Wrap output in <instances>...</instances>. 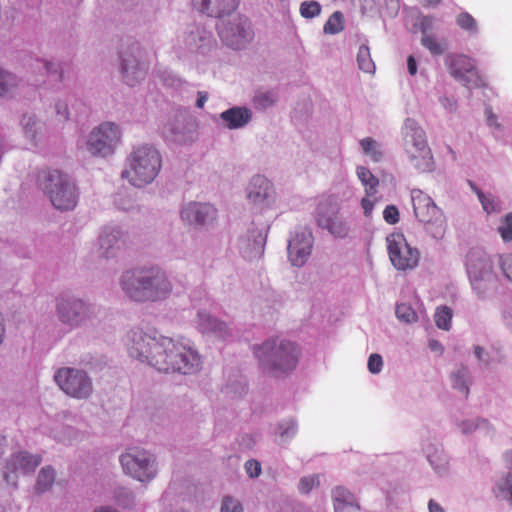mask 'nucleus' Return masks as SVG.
<instances>
[{"instance_id": "nucleus-40", "label": "nucleus", "mask_w": 512, "mask_h": 512, "mask_svg": "<svg viewBox=\"0 0 512 512\" xmlns=\"http://www.w3.org/2000/svg\"><path fill=\"white\" fill-rule=\"evenodd\" d=\"M55 476L56 473L52 466L43 467L38 473L37 482L35 485L36 492L38 494H42L48 491L55 481Z\"/></svg>"}, {"instance_id": "nucleus-6", "label": "nucleus", "mask_w": 512, "mask_h": 512, "mask_svg": "<svg viewBox=\"0 0 512 512\" xmlns=\"http://www.w3.org/2000/svg\"><path fill=\"white\" fill-rule=\"evenodd\" d=\"M121 140L120 126L106 121L94 127L87 135L79 137L77 148L92 157L106 158L115 153Z\"/></svg>"}, {"instance_id": "nucleus-62", "label": "nucleus", "mask_w": 512, "mask_h": 512, "mask_svg": "<svg viewBox=\"0 0 512 512\" xmlns=\"http://www.w3.org/2000/svg\"><path fill=\"white\" fill-rule=\"evenodd\" d=\"M55 112L60 121H67L69 119V109L65 101L58 100L55 102Z\"/></svg>"}, {"instance_id": "nucleus-26", "label": "nucleus", "mask_w": 512, "mask_h": 512, "mask_svg": "<svg viewBox=\"0 0 512 512\" xmlns=\"http://www.w3.org/2000/svg\"><path fill=\"white\" fill-rule=\"evenodd\" d=\"M192 3L199 12L216 18L230 15L238 6V0H192Z\"/></svg>"}, {"instance_id": "nucleus-54", "label": "nucleus", "mask_w": 512, "mask_h": 512, "mask_svg": "<svg viewBox=\"0 0 512 512\" xmlns=\"http://www.w3.org/2000/svg\"><path fill=\"white\" fill-rule=\"evenodd\" d=\"M316 485H319L318 477L307 476L300 479L298 487L301 493L308 494Z\"/></svg>"}, {"instance_id": "nucleus-12", "label": "nucleus", "mask_w": 512, "mask_h": 512, "mask_svg": "<svg viewBox=\"0 0 512 512\" xmlns=\"http://www.w3.org/2000/svg\"><path fill=\"white\" fill-rule=\"evenodd\" d=\"M119 461L126 474L141 482H148L157 474L156 456L149 451L130 449Z\"/></svg>"}, {"instance_id": "nucleus-41", "label": "nucleus", "mask_w": 512, "mask_h": 512, "mask_svg": "<svg viewBox=\"0 0 512 512\" xmlns=\"http://www.w3.org/2000/svg\"><path fill=\"white\" fill-rule=\"evenodd\" d=\"M358 68L368 74H374L376 66L371 58L370 48L367 44H362L357 52Z\"/></svg>"}, {"instance_id": "nucleus-24", "label": "nucleus", "mask_w": 512, "mask_h": 512, "mask_svg": "<svg viewBox=\"0 0 512 512\" xmlns=\"http://www.w3.org/2000/svg\"><path fill=\"white\" fill-rule=\"evenodd\" d=\"M120 72L123 82L134 87L144 80L147 68L134 52L125 51L120 58Z\"/></svg>"}, {"instance_id": "nucleus-13", "label": "nucleus", "mask_w": 512, "mask_h": 512, "mask_svg": "<svg viewBox=\"0 0 512 512\" xmlns=\"http://www.w3.org/2000/svg\"><path fill=\"white\" fill-rule=\"evenodd\" d=\"M162 134L165 139L173 143L191 144L196 140V125L186 112L179 111L163 125Z\"/></svg>"}, {"instance_id": "nucleus-39", "label": "nucleus", "mask_w": 512, "mask_h": 512, "mask_svg": "<svg viewBox=\"0 0 512 512\" xmlns=\"http://www.w3.org/2000/svg\"><path fill=\"white\" fill-rule=\"evenodd\" d=\"M357 176L365 187V192L368 197H373L377 193L379 180L371 173V171L364 167L359 166L356 170Z\"/></svg>"}, {"instance_id": "nucleus-48", "label": "nucleus", "mask_w": 512, "mask_h": 512, "mask_svg": "<svg viewBox=\"0 0 512 512\" xmlns=\"http://www.w3.org/2000/svg\"><path fill=\"white\" fill-rule=\"evenodd\" d=\"M297 432V422L294 419L285 420L278 424L277 433L282 441L295 436Z\"/></svg>"}, {"instance_id": "nucleus-58", "label": "nucleus", "mask_w": 512, "mask_h": 512, "mask_svg": "<svg viewBox=\"0 0 512 512\" xmlns=\"http://www.w3.org/2000/svg\"><path fill=\"white\" fill-rule=\"evenodd\" d=\"M246 473L250 478H257L261 474V464L255 459H250L245 463Z\"/></svg>"}, {"instance_id": "nucleus-4", "label": "nucleus", "mask_w": 512, "mask_h": 512, "mask_svg": "<svg viewBox=\"0 0 512 512\" xmlns=\"http://www.w3.org/2000/svg\"><path fill=\"white\" fill-rule=\"evenodd\" d=\"M162 167V157L155 146L140 144L132 148L125 160L121 177L136 188L151 184Z\"/></svg>"}, {"instance_id": "nucleus-53", "label": "nucleus", "mask_w": 512, "mask_h": 512, "mask_svg": "<svg viewBox=\"0 0 512 512\" xmlns=\"http://www.w3.org/2000/svg\"><path fill=\"white\" fill-rule=\"evenodd\" d=\"M158 76L164 85L168 87H178L181 84V80L170 70L164 69L158 71Z\"/></svg>"}, {"instance_id": "nucleus-32", "label": "nucleus", "mask_w": 512, "mask_h": 512, "mask_svg": "<svg viewBox=\"0 0 512 512\" xmlns=\"http://www.w3.org/2000/svg\"><path fill=\"white\" fill-rule=\"evenodd\" d=\"M415 151L405 152L409 163L420 172H429L433 169V157L429 146L415 147Z\"/></svg>"}, {"instance_id": "nucleus-21", "label": "nucleus", "mask_w": 512, "mask_h": 512, "mask_svg": "<svg viewBox=\"0 0 512 512\" xmlns=\"http://www.w3.org/2000/svg\"><path fill=\"white\" fill-rule=\"evenodd\" d=\"M313 247V236L307 227L295 231L288 241L287 253L292 266L302 267L311 254Z\"/></svg>"}, {"instance_id": "nucleus-35", "label": "nucleus", "mask_w": 512, "mask_h": 512, "mask_svg": "<svg viewBox=\"0 0 512 512\" xmlns=\"http://www.w3.org/2000/svg\"><path fill=\"white\" fill-rule=\"evenodd\" d=\"M365 156L373 162H380L385 156L384 145L371 137H366L359 142Z\"/></svg>"}, {"instance_id": "nucleus-63", "label": "nucleus", "mask_w": 512, "mask_h": 512, "mask_svg": "<svg viewBox=\"0 0 512 512\" xmlns=\"http://www.w3.org/2000/svg\"><path fill=\"white\" fill-rule=\"evenodd\" d=\"M335 238H344L348 234L347 226H323Z\"/></svg>"}, {"instance_id": "nucleus-8", "label": "nucleus", "mask_w": 512, "mask_h": 512, "mask_svg": "<svg viewBox=\"0 0 512 512\" xmlns=\"http://www.w3.org/2000/svg\"><path fill=\"white\" fill-rule=\"evenodd\" d=\"M466 269L473 289L484 298L495 283L489 256L481 248H472L466 257Z\"/></svg>"}, {"instance_id": "nucleus-57", "label": "nucleus", "mask_w": 512, "mask_h": 512, "mask_svg": "<svg viewBox=\"0 0 512 512\" xmlns=\"http://www.w3.org/2000/svg\"><path fill=\"white\" fill-rule=\"evenodd\" d=\"M40 63L47 74L55 75L59 80L62 78V72L58 63L46 59L41 60Z\"/></svg>"}, {"instance_id": "nucleus-19", "label": "nucleus", "mask_w": 512, "mask_h": 512, "mask_svg": "<svg viewBox=\"0 0 512 512\" xmlns=\"http://www.w3.org/2000/svg\"><path fill=\"white\" fill-rule=\"evenodd\" d=\"M41 463L39 455L28 452H19L11 455L4 467V480L7 484L17 487L18 473H32Z\"/></svg>"}, {"instance_id": "nucleus-50", "label": "nucleus", "mask_w": 512, "mask_h": 512, "mask_svg": "<svg viewBox=\"0 0 512 512\" xmlns=\"http://www.w3.org/2000/svg\"><path fill=\"white\" fill-rule=\"evenodd\" d=\"M321 12V6L316 1H306L300 6V14L304 18H314Z\"/></svg>"}, {"instance_id": "nucleus-47", "label": "nucleus", "mask_w": 512, "mask_h": 512, "mask_svg": "<svg viewBox=\"0 0 512 512\" xmlns=\"http://www.w3.org/2000/svg\"><path fill=\"white\" fill-rule=\"evenodd\" d=\"M115 499L117 504L123 508H130L135 504L133 492L125 487L115 489Z\"/></svg>"}, {"instance_id": "nucleus-59", "label": "nucleus", "mask_w": 512, "mask_h": 512, "mask_svg": "<svg viewBox=\"0 0 512 512\" xmlns=\"http://www.w3.org/2000/svg\"><path fill=\"white\" fill-rule=\"evenodd\" d=\"M383 218L388 224H396L399 221V211L396 206L388 205L383 211Z\"/></svg>"}, {"instance_id": "nucleus-43", "label": "nucleus", "mask_w": 512, "mask_h": 512, "mask_svg": "<svg viewBox=\"0 0 512 512\" xmlns=\"http://www.w3.org/2000/svg\"><path fill=\"white\" fill-rule=\"evenodd\" d=\"M421 44L433 55H441L447 49V43L444 39L438 40L430 34L422 36Z\"/></svg>"}, {"instance_id": "nucleus-56", "label": "nucleus", "mask_w": 512, "mask_h": 512, "mask_svg": "<svg viewBox=\"0 0 512 512\" xmlns=\"http://www.w3.org/2000/svg\"><path fill=\"white\" fill-rule=\"evenodd\" d=\"M499 265L505 277L512 282V254L501 256Z\"/></svg>"}, {"instance_id": "nucleus-28", "label": "nucleus", "mask_w": 512, "mask_h": 512, "mask_svg": "<svg viewBox=\"0 0 512 512\" xmlns=\"http://www.w3.org/2000/svg\"><path fill=\"white\" fill-rule=\"evenodd\" d=\"M20 127L24 137L33 145H37L44 137L45 124L34 113H24L20 119Z\"/></svg>"}, {"instance_id": "nucleus-52", "label": "nucleus", "mask_w": 512, "mask_h": 512, "mask_svg": "<svg viewBox=\"0 0 512 512\" xmlns=\"http://www.w3.org/2000/svg\"><path fill=\"white\" fill-rule=\"evenodd\" d=\"M221 512H243V507L236 498L225 496L222 500Z\"/></svg>"}, {"instance_id": "nucleus-46", "label": "nucleus", "mask_w": 512, "mask_h": 512, "mask_svg": "<svg viewBox=\"0 0 512 512\" xmlns=\"http://www.w3.org/2000/svg\"><path fill=\"white\" fill-rule=\"evenodd\" d=\"M395 314L401 322L406 324H412L418 320L415 310L406 303L398 304L395 309Z\"/></svg>"}, {"instance_id": "nucleus-17", "label": "nucleus", "mask_w": 512, "mask_h": 512, "mask_svg": "<svg viewBox=\"0 0 512 512\" xmlns=\"http://www.w3.org/2000/svg\"><path fill=\"white\" fill-rule=\"evenodd\" d=\"M386 240L391 263L396 269L407 270L417 265L418 250L411 248L402 234L393 233Z\"/></svg>"}, {"instance_id": "nucleus-7", "label": "nucleus", "mask_w": 512, "mask_h": 512, "mask_svg": "<svg viewBox=\"0 0 512 512\" xmlns=\"http://www.w3.org/2000/svg\"><path fill=\"white\" fill-rule=\"evenodd\" d=\"M55 311L59 322L71 329L82 327L96 316L94 304L69 294L56 298Z\"/></svg>"}, {"instance_id": "nucleus-9", "label": "nucleus", "mask_w": 512, "mask_h": 512, "mask_svg": "<svg viewBox=\"0 0 512 512\" xmlns=\"http://www.w3.org/2000/svg\"><path fill=\"white\" fill-rule=\"evenodd\" d=\"M245 199L255 214L273 209L278 200L274 183L263 174H254L244 188Z\"/></svg>"}, {"instance_id": "nucleus-1", "label": "nucleus", "mask_w": 512, "mask_h": 512, "mask_svg": "<svg viewBox=\"0 0 512 512\" xmlns=\"http://www.w3.org/2000/svg\"><path fill=\"white\" fill-rule=\"evenodd\" d=\"M129 353L141 362H147L160 372L193 374L200 369L198 353L177 345L172 338L133 329L129 333Z\"/></svg>"}, {"instance_id": "nucleus-55", "label": "nucleus", "mask_w": 512, "mask_h": 512, "mask_svg": "<svg viewBox=\"0 0 512 512\" xmlns=\"http://www.w3.org/2000/svg\"><path fill=\"white\" fill-rule=\"evenodd\" d=\"M367 366H368V370L372 374L380 373L381 370H382V367H383L382 356L380 354H377V353L371 354L369 356V358H368Z\"/></svg>"}, {"instance_id": "nucleus-37", "label": "nucleus", "mask_w": 512, "mask_h": 512, "mask_svg": "<svg viewBox=\"0 0 512 512\" xmlns=\"http://www.w3.org/2000/svg\"><path fill=\"white\" fill-rule=\"evenodd\" d=\"M278 100V94L274 90L259 89L255 92L252 103L255 109L265 110L272 107Z\"/></svg>"}, {"instance_id": "nucleus-30", "label": "nucleus", "mask_w": 512, "mask_h": 512, "mask_svg": "<svg viewBox=\"0 0 512 512\" xmlns=\"http://www.w3.org/2000/svg\"><path fill=\"white\" fill-rule=\"evenodd\" d=\"M428 462L439 476H446L449 472V458L442 445L430 443L425 448Z\"/></svg>"}, {"instance_id": "nucleus-45", "label": "nucleus", "mask_w": 512, "mask_h": 512, "mask_svg": "<svg viewBox=\"0 0 512 512\" xmlns=\"http://www.w3.org/2000/svg\"><path fill=\"white\" fill-rule=\"evenodd\" d=\"M452 316L453 312L450 307L441 306L437 308L436 313L434 315L436 326L442 330H450Z\"/></svg>"}, {"instance_id": "nucleus-64", "label": "nucleus", "mask_w": 512, "mask_h": 512, "mask_svg": "<svg viewBox=\"0 0 512 512\" xmlns=\"http://www.w3.org/2000/svg\"><path fill=\"white\" fill-rule=\"evenodd\" d=\"M433 18L430 17V16H423L421 19H420V30L422 32V36L425 35V34H429V31L432 30L433 28Z\"/></svg>"}, {"instance_id": "nucleus-20", "label": "nucleus", "mask_w": 512, "mask_h": 512, "mask_svg": "<svg viewBox=\"0 0 512 512\" xmlns=\"http://www.w3.org/2000/svg\"><path fill=\"white\" fill-rule=\"evenodd\" d=\"M269 226L253 227L239 238V250L248 261L259 260L265 250Z\"/></svg>"}, {"instance_id": "nucleus-36", "label": "nucleus", "mask_w": 512, "mask_h": 512, "mask_svg": "<svg viewBox=\"0 0 512 512\" xmlns=\"http://www.w3.org/2000/svg\"><path fill=\"white\" fill-rule=\"evenodd\" d=\"M493 493L496 498L506 500L512 506V472H506L497 479Z\"/></svg>"}, {"instance_id": "nucleus-3", "label": "nucleus", "mask_w": 512, "mask_h": 512, "mask_svg": "<svg viewBox=\"0 0 512 512\" xmlns=\"http://www.w3.org/2000/svg\"><path fill=\"white\" fill-rule=\"evenodd\" d=\"M261 370L273 377L293 371L298 363L299 350L295 343L281 338H269L254 347Z\"/></svg>"}, {"instance_id": "nucleus-25", "label": "nucleus", "mask_w": 512, "mask_h": 512, "mask_svg": "<svg viewBox=\"0 0 512 512\" xmlns=\"http://www.w3.org/2000/svg\"><path fill=\"white\" fill-rule=\"evenodd\" d=\"M197 328L202 334H209L215 338L225 340L232 336L229 325L206 311L197 314Z\"/></svg>"}, {"instance_id": "nucleus-10", "label": "nucleus", "mask_w": 512, "mask_h": 512, "mask_svg": "<svg viewBox=\"0 0 512 512\" xmlns=\"http://www.w3.org/2000/svg\"><path fill=\"white\" fill-rule=\"evenodd\" d=\"M217 29L222 42L234 50L246 49L254 39L251 22L247 17L239 14L221 20Z\"/></svg>"}, {"instance_id": "nucleus-22", "label": "nucleus", "mask_w": 512, "mask_h": 512, "mask_svg": "<svg viewBox=\"0 0 512 512\" xmlns=\"http://www.w3.org/2000/svg\"><path fill=\"white\" fill-rule=\"evenodd\" d=\"M414 213L422 224L441 223L445 220L443 212L435 205L432 198L419 189L411 191Z\"/></svg>"}, {"instance_id": "nucleus-33", "label": "nucleus", "mask_w": 512, "mask_h": 512, "mask_svg": "<svg viewBox=\"0 0 512 512\" xmlns=\"http://www.w3.org/2000/svg\"><path fill=\"white\" fill-rule=\"evenodd\" d=\"M22 84V79L16 74L0 67V97L13 98Z\"/></svg>"}, {"instance_id": "nucleus-23", "label": "nucleus", "mask_w": 512, "mask_h": 512, "mask_svg": "<svg viewBox=\"0 0 512 512\" xmlns=\"http://www.w3.org/2000/svg\"><path fill=\"white\" fill-rule=\"evenodd\" d=\"M126 237L120 226H104L97 238V253L102 259L114 258Z\"/></svg>"}, {"instance_id": "nucleus-18", "label": "nucleus", "mask_w": 512, "mask_h": 512, "mask_svg": "<svg viewBox=\"0 0 512 512\" xmlns=\"http://www.w3.org/2000/svg\"><path fill=\"white\" fill-rule=\"evenodd\" d=\"M179 216L186 224H213L219 220V211L212 203L189 201L180 207Z\"/></svg>"}, {"instance_id": "nucleus-34", "label": "nucleus", "mask_w": 512, "mask_h": 512, "mask_svg": "<svg viewBox=\"0 0 512 512\" xmlns=\"http://www.w3.org/2000/svg\"><path fill=\"white\" fill-rule=\"evenodd\" d=\"M471 190L476 194L483 211L487 214L496 213L500 211V201L490 192H484L476 186L472 181H468Z\"/></svg>"}, {"instance_id": "nucleus-42", "label": "nucleus", "mask_w": 512, "mask_h": 512, "mask_svg": "<svg viewBox=\"0 0 512 512\" xmlns=\"http://www.w3.org/2000/svg\"><path fill=\"white\" fill-rule=\"evenodd\" d=\"M457 426L463 435L469 436L478 429L488 430L489 422L484 418L476 417L473 419L458 421Z\"/></svg>"}, {"instance_id": "nucleus-11", "label": "nucleus", "mask_w": 512, "mask_h": 512, "mask_svg": "<svg viewBox=\"0 0 512 512\" xmlns=\"http://www.w3.org/2000/svg\"><path fill=\"white\" fill-rule=\"evenodd\" d=\"M54 380L68 396L76 399H87L93 392L92 380L86 371L73 367L59 368Z\"/></svg>"}, {"instance_id": "nucleus-15", "label": "nucleus", "mask_w": 512, "mask_h": 512, "mask_svg": "<svg viewBox=\"0 0 512 512\" xmlns=\"http://www.w3.org/2000/svg\"><path fill=\"white\" fill-rule=\"evenodd\" d=\"M445 62L450 75L467 88L472 89L484 85V80L471 58L465 55H449Z\"/></svg>"}, {"instance_id": "nucleus-38", "label": "nucleus", "mask_w": 512, "mask_h": 512, "mask_svg": "<svg viewBox=\"0 0 512 512\" xmlns=\"http://www.w3.org/2000/svg\"><path fill=\"white\" fill-rule=\"evenodd\" d=\"M470 373L466 366L460 365L454 372L451 374L452 386L454 389L461 392L465 398L469 395V379Z\"/></svg>"}, {"instance_id": "nucleus-2", "label": "nucleus", "mask_w": 512, "mask_h": 512, "mask_svg": "<svg viewBox=\"0 0 512 512\" xmlns=\"http://www.w3.org/2000/svg\"><path fill=\"white\" fill-rule=\"evenodd\" d=\"M119 286L127 299L138 304L164 301L173 290L165 270L156 265L125 270L119 278Z\"/></svg>"}, {"instance_id": "nucleus-14", "label": "nucleus", "mask_w": 512, "mask_h": 512, "mask_svg": "<svg viewBox=\"0 0 512 512\" xmlns=\"http://www.w3.org/2000/svg\"><path fill=\"white\" fill-rule=\"evenodd\" d=\"M350 197L346 185L333 187L328 194L321 197L316 208L317 224H335L342 204Z\"/></svg>"}, {"instance_id": "nucleus-49", "label": "nucleus", "mask_w": 512, "mask_h": 512, "mask_svg": "<svg viewBox=\"0 0 512 512\" xmlns=\"http://www.w3.org/2000/svg\"><path fill=\"white\" fill-rule=\"evenodd\" d=\"M456 23L462 29L469 31L472 34H476L478 32L476 20L467 12L460 13L456 18Z\"/></svg>"}, {"instance_id": "nucleus-29", "label": "nucleus", "mask_w": 512, "mask_h": 512, "mask_svg": "<svg viewBox=\"0 0 512 512\" xmlns=\"http://www.w3.org/2000/svg\"><path fill=\"white\" fill-rule=\"evenodd\" d=\"M219 118L226 128L236 130L245 127L252 119V111L247 107L234 106L220 113Z\"/></svg>"}, {"instance_id": "nucleus-60", "label": "nucleus", "mask_w": 512, "mask_h": 512, "mask_svg": "<svg viewBox=\"0 0 512 512\" xmlns=\"http://www.w3.org/2000/svg\"><path fill=\"white\" fill-rule=\"evenodd\" d=\"M224 391L226 394H234L235 396H241L246 392V385L241 381L228 383L226 384Z\"/></svg>"}, {"instance_id": "nucleus-5", "label": "nucleus", "mask_w": 512, "mask_h": 512, "mask_svg": "<svg viewBox=\"0 0 512 512\" xmlns=\"http://www.w3.org/2000/svg\"><path fill=\"white\" fill-rule=\"evenodd\" d=\"M40 187L52 205L60 211L73 210L79 199L75 181L59 170L44 171L39 176Z\"/></svg>"}, {"instance_id": "nucleus-16", "label": "nucleus", "mask_w": 512, "mask_h": 512, "mask_svg": "<svg viewBox=\"0 0 512 512\" xmlns=\"http://www.w3.org/2000/svg\"><path fill=\"white\" fill-rule=\"evenodd\" d=\"M177 46L182 51L206 55L214 48L215 40L211 31L192 25L178 38Z\"/></svg>"}, {"instance_id": "nucleus-51", "label": "nucleus", "mask_w": 512, "mask_h": 512, "mask_svg": "<svg viewBox=\"0 0 512 512\" xmlns=\"http://www.w3.org/2000/svg\"><path fill=\"white\" fill-rule=\"evenodd\" d=\"M62 434L63 435L59 437V440L68 443H72L73 441H80L85 437L83 432L70 426L65 427L62 431Z\"/></svg>"}, {"instance_id": "nucleus-27", "label": "nucleus", "mask_w": 512, "mask_h": 512, "mask_svg": "<svg viewBox=\"0 0 512 512\" xmlns=\"http://www.w3.org/2000/svg\"><path fill=\"white\" fill-rule=\"evenodd\" d=\"M403 146L405 152L415 151V147L427 146L424 130L413 119H406L402 127Z\"/></svg>"}, {"instance_id": "nucleus-61", "label": "nucleus", "mask_w": 512, "mask_h": 512, "mask_svg": "<svg viewBox=\"0 0 512 512\" xmlns=\"http://www.w3.org/2000/svg\"><path fill=\"white\" fill-rule=\"evenodd\" d=\"M474 354L484 367H489L491 365L492 358L483 347L479 345L474 346Z\"/></svg>"}, {"instance_id": "nucleus-44", "label": "nucleus", "mask_w": 512, "mask_h": 512, "mask_svg": "<svg viewBox=\"0 0 512 512\" xmlns=\"http://www.w3.org/2000/svg\"><path fill=\"white\" fill-rule=\"evenodd\" d=\"M344 29V16L342 12L335 11L327 20L323 27L325 34H338Z\"/></svg>"}, {"instance_id": "nucleus-31", "label": "nucleus", "mask_w": 512, "mask_h": 512, "mask_svg": "<svg viewBox=\"0 0 512 512\" xmlns=\"http://www.w3.org/2000/svg\"><path fill=\"white\" fill-rule=\"evenodd\" d=\"M332 498L335 512H348L349 510H360V505L357 503L354 495L349 490L342 486H338L333 489Z\"/></svg>"}]
</instances>
